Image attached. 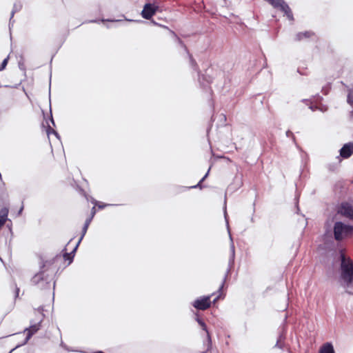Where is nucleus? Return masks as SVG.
I'll return each mask as SVG.
<instances>
[{"label": "nucleus", "instance_id": "nucleus-28", "mask_svg": "<svg viewBox=\"0 0 353 353\" xmlns=\"http://www.w3.org/2000/svg\"><path fill=\"white\" fill-rule=\"evenodd\" d=\"M23 210V206H22L19 210L18 215H20Z\"/></svg>", "mask_w": 353, "mask_h": 353}, {"label": "nucleus", "instance_id": "nucleus-26", "mask_svg": "<svg viewBox=\"0 0 353 353\" xmlns=\"http://www.w3.org/2000/svg\"><path fill=\"white\" fill-rule=\"evenodd\" d=\"M121 20L120 19H118V20H112V19H102L101 21L102 22H104V21H111V22H114V21H121Z\"/></svg>", "mask_w": 353, "mask_h": 353}, {"label": "nucleus", "instance_id": "nucleus-10", "mask_svg": "<svg viewBox=\"0 0 353 353\" xmlns=\"http://www.w3.org/2000/svg\"><path fill=\"white\" fill-rule=\"evenodd\" d=\"M196 321L198 322L199 325L201 326L202 330L205 332L206 336H207V341H208V350L211 347V337L210 334L208 330L207 326L205 323L199 317L196 319Z\"/></svg>", "mask_w": 353, "mask_h": 353}, {"label": "nucleus", "instance_id": "nucleus-23", "mask_svg": "<svg viewBox=\"0 0 353 353\" xmlns=\"http://www.w3.org/2000/svg\"><path fill=\"white\" fill-rule=\"evenodd\" d=\"M21 8V6H17V5H14V10L12 12V17L14 15V12L19 10Z\"/></svg>", "mask_w": 353, "mask_h": 353}, {"label": "nucleus", "instance_id": "nucleus-18", "mask_svg": "<svg viewBox=\"0 0 353 353\" xmlns=\"http://www.w3.org/2000/svg\"><path fill=\"white\" fill-rule=\"evenodd\" d=\"M284 336L283 334H281L276 341V346L279 347V348H281L282 347V342L284 340Z\"/></svg>", "mask_w": 353, "mask_h": 353}, {"label": "nucleus", "instance_id": "nucleus-8", "mask_svg": "<svg viewBox=\"0 0 353 353\" xmlns=\"http://www.w3.org/2000/svg\"><path fill=\"white\" fill-rule=\"evenodd\" d=\"M353 154V142L345 143L340 150V155L347 159Z\"/></svg>", "mask_w": 353, "mask_h": 353}, {"label": "nucleus", "instance_id": "nucleus-13", "mask_svg": "<svg viewBox=\"0 0 353 353\" xmlns=\"http://www.w3.org/2000/svg\"><path fill=\"white\" fill-rule=\"evenodd\" d=\"M313 35H314L313 32H312L310 31H305V32H299L295 36V40H296V41H301V40H303L305 39L310 38V37H311Z\"/></svg>", "mask_w": 353, "mask_h": 353}, {"label": "nucleus", "instance_id": "nucleus-17", "mask_svg": "<svg viewBox=\"0 0 353 353\" xmlns=\"http://www.w3.org/2000/svg\"><path fill=\"white\" fill-rule=\"evenodd\" d=\"M91 202L92 203H94V205H97L98 208L99 209H103L104 208H105L106 206H109V205H111V204H105V203H99L97 202L95 199H91Z\"/></svg>", "mask_w": 353, "mask_h": 353}, {"label": "nucleus", "instance_id": "nucleus-29", "mask_svg": "<svg viewBox=\"0 0 353 353\" xmlns=\"http://www.w3.org/2000/svg\"><path fill=\"white\" fill-rule=\"evenodd\" d=\"M218 299H219V296H216V297L214 299L213 302H214V303H215V302L218 300Z\"/></svg>", "mask_w": 353, "mask_h": 353}, {"label": "nucleus", "instance_id": "nucleus-9", "mask_svg": "<svg viewBox=\"0 0 353 353\" xmlns=\"http://www.w3.org/2000/svg\"><path fill=\"white\" fill-rule=\"evenodd\" d=\"M224 216H225V219L226 221V224H227V227H228V232H229V235H230V241H231V243H230L231 256H230V264H232V263H233L234 259L235 248H234V245L233 243L232 238V236L230 234V230H229V223H228V221L227 219L226 206L224 207Z\"/></svg>", "mask_w": 353, "mask_h": 353}, {"label": "nucleus", "instance_id": "nucleus-1", "mask_svg": "<svg viewBox=\"0 0 353 353\" xmlns=\"http://www.w3.org/2000/svg\"><path fill=\"white\" fill-rule=\"evenodd\" d=\"M334 219V217L325 221V236L332 237L336 242L341 243L353 236V225Z\"/></svg>", "mask_w": 353, "mask_h": 353}, {"label": "nucleus", "instance_id": "nucleus-19", "mask_svg": "<svg viewBox=\"0 0 353 353\" xmlns=\"http://www.w3.org/2000/svg\"><path fill=\"white\" fill-rule=\"evenodd\" d=\"M209 172H210V169L208 170V172L205 174V175L200 180V181L199 182V183L196 185H194V186H192L191 188H199L200 187V184L206 179V177L208 176V174H209Z\"/></svg>", "mask_w": 353, "mask_h": 353}, {"label": "nucleus", "instance_id": "nucleus-2", "mask_svg": "<svg viewBox=\"0 0 353 353\" xmlns=\"http://www.w3.org/2000/svg\"><path fill=\"white\" fill-rule=\"evenodd\" d=\"M340 269L339 282L350 294H353V261L344 252L343 250H340Z\"/></svg>", "mask_w": 353, "mask_h": 353}, {"label": "nucleus", "instance_id": "nucleus-25", "mask_svg": "<svg viewBox=\"0 0 353 353\" xmlns=\"http://www.w3.org/2000/svg\"><path fill=\"white\" fill-rule=\"evenodd\" d=\"M95 214H96V209H95V207H93L91 210V215L89 218H92V219L94 216L95 215Z\"/></svg>", "mask_w": 353, "mask_h": 353}, {"label": "nucleus", "instance_id": "nucleus-11", "mask_svg": "<svg viewBox=\"0 0 353 353\" xmlns=\"http://www.w3.org/2000/svg\"><path fill=\"white\" fill-rule=\"evenodd\" d=\"M92 218H88L86 220H85V224L83 225V228L82 229V234H81V236L80 237V239H79L76 246L74 247V251H76L79 245L80 244L81 241H82L83 236H85V234H86L87 232V230H88V228L92 221Z\"/></svg>", "mask_w": 353, "mask_h": 353}, {"label": "nucleus", "instance_id": "nucleus-31", "mask_svg": "<svg viewBox=\"0 0 353 353\" xmlns=\"http://www.w3.org/2000/svg\"><path fill=\"white\" fill-rule=\"evenodd\" d=\"M223 284H222V285H221V287H220V288H219V290H221V288H223Z\"/></svg>", "mask_w": 353, "mask_h": 353}, {"label": "nucleus", "instance_id": "nucleus-12", "mask_svg": "<svg viewBox=\"0 0 353 353\" xmlns=\"http://www.w3.org/2000/svg\"><path fill=\"white\" fill-rule=\"evenodd\" d=\"M319 353H335V352L332 343H326L321 347Z\"/></svg>", "mask_w": 353, "mask_h": 353}, {"label": "nucleus", "instance_id": "nucleus-30", "mask_svg": "<svg viewBox=\"0 0 353 353\" xmlns=\"http://www.w3.org/2000/svg\"><path fill=\"white\" fill-rule=\"evenodd\" d=\"M51 122L52 123L53 125H54V120H53V119L52 117H51Z\"/></svg>", "mask_w": 353, "mask_h": 353}, {"label": "nucleus", "instance_id": "nucleus-15", "mask_svg": "<svg viewBox=\"0 0 353 353\" xmlns=\"http://www.w3.org/2000/svg\"><path fill=\"white\" fill-rule=\"evenodd\" d=\"M43 271H41L39 273L36 274L32 279V282L34 284H39L41 281H43Z\"/></svg>", "mask_w": 353, "mask_h": 353}, {"label": "nucleus", "instance_id": "nucleus-4", "mask_svg": "<svg viewBox=\"0 0 353 353\" xmlns=\"http://www.w3.org/2000/svg\"><path fill=\"white\" fill-rule=\"evenodd\" d=\"M268 1L274 8L280 9L282 12L285 13L287 17L292 21L293 15L292 13L285 2L283 0H266Z\"/></svg>", "mask_w": 353, "mask_h": 353}, {"label": "nucleus", "instance_id": "nucleus-24", "mask_svg": "<svg viewBox=\"0 0 353 353\" xmlns=\"http://www.w3.org/2000/svg\"><path fill=\"white\" fill-rule=\"evenodd\" d=\"M172 33L174 35V37H176L177 41L181 45V46H183L185 48V50H186L185 46H184L183 43L181 41V39L179 37H177L173 32H172Z\"/></svg>", "mask_w": 353, "mask_h": 353}, {"label": "nucleus", "instance_id": "nucleus-32", "mask_svg": "<svg viewBox=\"0 0 353 353\" xmlns=\"http://www.w3.org/2000/svg\"><path fill=\"white\" fill-rule=\"evenodd\" d=\"M126 20L128 21H133L132 19H126Z\"/></svg>", "mask_w": 353, "mask_h": 353}, {"label": "nucleus", "instance_id": "nucleus-16", "mask_svg": "<svg viewBox=\"0 0 353 353\" xmlns=\"http://www.w3.org/2000/svg\"><path fill=\"white\" fill-rule=\"evenodd\" d=\"M76 251H74V250H72V252L71 253H65L64 255H63V258L65 261H69V264L72 263V260H73V257H74V253Z\"/></svg>", "mask_w": 353, "mask_h": 353}, {"label": "nucleus", "instance_id": "nucleus-14", "mask_svg": "<svg viewBox=\"0 0 353 353\" xmlns=\"http://www.w3.org/2000/svg\"><path fill=\"white\" fill-rule=\"evenodd\" d=\"M347 91H348V94H347V101L348 104H350L352 108V110L350 111V116L353 117V90L348 88Z\"/></svg>", "mask_w": 353, "mask_h": 353}, {"label": "nucleus", "instance_id": "nucleus-5", "mask_svg": "<svg viewBox=\"0 0 353 353\" xmlns=\"http://www.w3.org/2000/svg\"><path fill=\"white\" fill-rule=\"evenodd\" d=\"M336 212L346 218L353 219V206L348 203H342L336 208Z\"/></svg>", "mask_w": 353, "mask_h": 353}, {"label": "nucleus", "instance_id": "nucleus-7", "mask_svg": "<svg viewBox=\"0 0 353 353\" xmlns=\"http://www.w3.org/2000/svg\"><path fill=\"white\" fill-rule=\"evenodd\" d=\"M157 7L150 3H147L144 6L142 10L141 15L145 19H150L155 13Z\"/></svg>", "mask_w": 353, "mask_h": 353}, {"label": "nucleus", "instance_id": "nucleus-20", "mask_svg": "<svg viewBox=\"0 0 353 353\" xmlns=\"http://www.w3.org/2000/svg\"><path fill=\"white\" fill-rule=\"evenodd\" d=\"M8 59H9V57H8L6 59H4V60L2 61L1 67H0V70H3L5 69V68L6 67V65L8 64Z\"/></svg>", "mask_w": 353, "mask_h": 353}, {"label": "nucleus", "instance_id": "nucleus-3", "mask_svg": "<svg viewBox=\"0 0 353 353\" xmlns=\"http://www.w3.org/2000/svg\"><path fill=\"white\" fill-rule=\"evenodd\" d=\"M43 310L39 309L37 311V313L38 314V319L37 322H34L33 321H31L30 322V326L29 327H27L25 329L24 332H27V336L26 339H24L23 342L21 344L17 345L14 348L11 350L9 353H11L13 350H14L16 348L25 345L32 337L33 334L37 333L41 328V324L43 319V314L42 312Z\"/></svg>", "mask_w": 353, "mask_h": 353}, {"label": "nucleus", "instance_id": "nucleus-6", "mask_svg": "<svg viewBox=\"0 0 353 353\" xmlns=\"http://www.w3.org/2000/svg\"><path fill=\"white\" fill-rule=\"evenodd\" d=\"M210 298L211 296H201L196 299L192 305L197 310H205L210 307Z\"/></svg>", "mask_w": 353, "mask_h": 353}, {"label": "nucleus", "instance_id": "nucleus-22", "mask_svg": "<svg viewBox=\"0 0 353 353\" xmlns=\"http://www.w3.org/2000/svg\"><path fill=\"white\" fill-rule=\"evenodd\" d=\"M311 110H314L315 109H317V107L315 106V108L313 105L310 106ZM318 109H319L321 111H325L327 110L326 108L323 107H319Z\"/></svg>", "mask_w": 353, "mask_h": 353}, {"label": "nucleus", "instance_id": "nucleus-27", "mask_svg": "<svg viewBox=\"0 0 353 353\" xmlns=\"http://www.w3.org/2000/svg\"><path fill=\"white\" fill-rule=\"evenodd\" d=\"M292 135H293V134H292V132L291 131L288 130V131L286 132V136H287V137H289L292 136Z\"/></svg>", "mask_w": 353, "mask_h": 353}, {"label": "nucleus", "instance_id": "nucleus-21", "mask_svg": "<svg viewBox=\"0 0 353 353\" xmlns=\"http://www.w3.org/2000/svg\"><path fill=\"white\" fill-rule=\"evenodd\" d=\"M47 133H48V134H50V133H53L57 138H59L58 133L56 131H54L52 128H51L50 127H49V128L47 130Z\"/></svg>", "mask_w": 353, "mask_h": 353}]
</instances>
